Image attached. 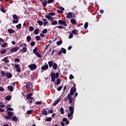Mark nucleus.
<instances>
[{
    "label": "nucleus",
    "mask_w": 126,
    "mask_h": 126,
    "mask_svg": "<svg viewBox=\"0 0 126 126\" xmlns=\"http://www.w3.org/2000/svg\"><path fill=\"white\" fill-rule=\"evenodd\" d=\"M6 109H7V111H6V112H7L8 111H14L13 108H12L11 107H9L8 106H6Z\"/></svg>",
    "instance_id": "nucleus-24"
},
{
    "label": "nucleus",
    "mask_w": 126,
    "mask_h": 126,
    "mask_svg": "<svg viewBox=\"0 0 126 126\" xmlns=\"http://www.w3.org/2000/svg\"><path fill=\"white\" fill-rule=\"evenodd\" d=\"M35 42L34 41H32L31 43H30V45L32 46V47H33V46H35Z\"/></svg>",
    "instance_id": "nucleus-56"
},
{
    "label": "nucleus",
    "mask_w": 126,
    "mask_h": 126,
    "mask_svg": "<svg viewBox=\"0 0 126 126\" xmlns=\"http://www.w3.org/2000/svg\"><path fill=\"white\" fill-rule=\"evenodd\" d=\"M1 75L3 77L6 76V73H5L4 71H1Z\"/></svg>",
    "instance_id": "nucleus-37"
},
{
    "label": "nucleus",
    "mask_w": 126,
    "mask_h": 126,
    "mask_svg": "<svg viewBox=\"0 0 126 126\" xmlns=\"http://www.w3.org/2000/svg\"><path fill=\"white\" fill-rule=\"evenodd\" d=\"M63 89V87L60 86V87H59L58 88H57V91H59V92H60Z\"/></svg>",
    "instance_id": "nucleus-54"
},
{
    "label": "nucleus",
    "mask_w": 126,
    "mask_h": 126,
    "mask_svg": "<svg viewBox=\"0 0 126 126\" xmlns=\"http://www.w3.org/2000/svg\"><path fill=\"white\" fill-rule=\"evenodd\" d=\"M6 77L8 79H11L12 77V74L10 72H7L6 74Z\"/></svg>",
    "instance_id": "nucleus-16"
},
{
    "label": "nucleus",
    "mask_w": 126,
    "mask_h": 126,
    "mask_svg": "<svg viewBox=\"0 0 126 126\" xmlns=\"http://www.w3.org/2000/svg\"><path fill=\"white\" fill-rule=\"evenodd\" d=\"M48 30L47 29H45L42 30L41 33H43V34H46V33H47Z\"/></svg>",
    "instance_id": "nucleus-44"
},
{
    "label": "nucleus",
    "mask_w": 126,
    "mask_h": 126,
    "mask_svg": "<svg viewBox=\"0 0 126 126\" xmlns=\"http://www.w3.org/2000/svg\"><path fill=\"white\" fill-rule=\"evenodd\" d=\"M21 27H22L21 24H18V25L16 26V28H17V29H21Z\"/></svg>",
    "instance_id": "nucleus-38"
},
{
    "label": "nucleus",
    "mask_w": 126,
    "mask_h": 126,
    "mask_svg": "<svg viewBox=\"0 0 126 126\" xmlns=\"http://www.w3.org/2000/svg\"><path fill=\"white\" fill-rule=\"evenodd\" d=\"M77 89L76 87H72L70 89V93L68 94V95L73 96L74 94V93H76Z\"/></svg>",
    "instance_id": "nucleus-3"
},
{
    "label": "nucleus",
    "mask_w": 126,
    "mask_h": 126,
    "mask_svg": "<svg viewBox=\"0 0 126 126\" xmlns=\"http://www.w3.org/2000/svg\"><path fill=\"white\" fill-rule=\"evenodd\" d=\"M48 64L49 66V68H52L54 64V63L52 61H50L48 62Z\"/></svg>",
    "instance_id": "nucleus-17"
},
{
    "label": "nucleus",
    "mask_w": 126,
    "mask_h": 126,
    "mask_svg": "<svg viewBox=\"0 0 126 126\" xmlns=\"http://www.w3.org/2000/svg\"><path fill=\"white\" fill-rule=\"evenodd\" d=\"M73 114H74V113H73V112H70V113H67L68 118H70Z\"/></svg>",
    "instance_id": "nucleus-31"
},
{
    "label": "nucleus",
    "mask_w": 126,
    "mask_h": 126,
    "mask_svg": "<svg viewBox=\"0 0 126 126\" xmlns=\"http://www.w3.org/2000/svg\"><path fill=\"white\" fill-rule=\"evenodd\" d=\"M62 53H63V54H66V50L64 49V48H61V50Z\"/></svg>",
    "instance_id": "nucleus-28"
},
{
    "label": "nucleus",
    "mask_w": 126,
    "mask_h": 126,
    "mask_svg": "<svg viewBox=\"0 0 126 126\" xmlns=\"http://www.w3.org/2000/svg\"><path fill=\"white\" fill-rule=\"evenodd\" d=\"M73 37V33H70L68 36V39H72Z\"/></svg>",
    "instance_id": "nucleus-59"
},
{
    "label": "nucleus",
    "mask_w": 126,
    "mask_h": 126,
    "mask_svg": "<svg viewBox=\"0 0 126 126\" xmlns=\"http://www.w3.org/2000/svg\"><path fill=\"white\" fill-rule=\"evenodd\" d=\"M78 31L76 29H74L73 31H72V34H74V35H78Z\"/></svg>",
    "instance_id": "nucleus-23"
},
{
    "label": "nucleus",
    "mask_w": 126,
    "mask_h": 126,
    "mask_svg": "<svg viewBox=\"0 0 126 126\" xmlns=\"http://www.w3.org/2000/svg\"><path fill=\"white\" fill-rule=\"evenodd\" d=\"M5 91L3 87H0V92H2Z\"/></svg>",
    "instance_id": "nucleus-62"
},
{
    "label": "nucleus",
    "mask_w": 126,
    "mask_h": 126,
    "mask_svg": "<svg viewBox=\"0 0 126 126\" xmlns=\"http://www.w3.org/2000/svg\"><path fill=\"white\" fill-rule=\"evenodd\" d=\"M23 47H27V44H26L25 43H22L20 45V48H22Z\"/></svg>",
    "instance_id": "nucleus-29"
},
{
    "label": "nucleus",
    "mask_w": 126,
    "mask_h": 126,
    "mask_svg": "<svg viewBox=\"0 0 126 126\" xmlns=\"http://www.w3.org/2000/svg\"><path fill=\"white\" fill-rule=\"evenodd\" d=\"M27 51V47H23L22 49L20 50V52L22 53H25Z\"/></svg>",
    "instance_id": "nucleus-13"
},
{
    "label": "nucleus",
    "mask_w": 126,
    "mask_h": 126,
    "mask_svg": "<svg viewBox=\"0 0 126 126\" xmlns=\"http://www.w3.org/2000/svg\"><path fill=\"white\" fill-rule=\"evenodd\" d=\"M39 29H35L34 31V34L35 35H38V34H39Z\"/></svg>",
    "instance_id": "nucleus-26"
},
{
    "label": "nucleus",
    "mask_w": 126,
    "mask_h": 126,
    "mask_svg": "<svg viewBox=\"0 0 126 126\" xmlns=\"http://www.w3.org/2000/svg\"><path fill=\"white\" fill-rule=\"evenodd\" d=\"M42 115H45V116H47L48 115V113L47 112V110H43L42 111Z\"/></svg>",
    "instance_id": "nucleus-36"
},
{
    "label": "nucleus",
    "mask_w": 126,
    "mask_h": 126,
    "mask_svg": "<svg viewBox=\"0 0 126 126\" xmlns=\"http://www.w3.org/2000/svg\"><path fill=\"white\" fill-rule=\"evenodd\" d=\"M70 21L73 25H75V24H76V21L74 19H71Z\"/></svg>",
    "instance_id": "nucleus-21"
},
{
    "label": "nucleus",
    "mask_w": 126,
    "mask_h": 126,
    "mask_svg": "<svg viewBox=\"0 0 126 126\" xmlns=\"http://www.w3.org/2000/svg\"><path fill=\"white\" fill-rule=\"evenodd\" d=\"M48 68H49V66L48 64H45L41 67V69L42 70L46 71V70H48Z\"/></svg>",
    "instance_id": "nucleus-12"
},
{
    "label": "nucleus",
    "mask_w": 126,
    "mask_h": 126,
    "mask_svg": "<svg viewBox=\"0 0 126 126\" xmlns=\"http://www.w3.org/2000/svg\"><path fill=\"white\" fill-rule=\"evenodd\" d=\"M7 89L10 92H12L14 91L13 87L12 86H8Z\"/></svg>",
    "instance_id": "nucleus-18"
},
{
    "label": "nucleus",
    "mask_w": 126,
    "mask_h": 126,
    "mask_svg": "<svg viewBox=\"0 0 126 126\" xmlns=\"http://www.w3.org/2000/svg\"><path fill=\"white\" fill-rule=\"evenodd\" d=\"M69 111L70 112H73L74 113V108L73 106H70L69 107Z\"/></svg>",
    "instance_id": "nucleus-25"
},
{
    "label": "nucleus",
    "mask_w": 126,
    "mask_h": 126,
    "mask_svg": "<svg viewBox=\"0 0 126 126\" xmlns=\"http://www.w3.org/2000/svg\"><path fill=\"white\" fill-rule=\"evenodd\" d=\"M45 18H46L47 19H48L49 20H53L54 19V18L49 15H46L45 16Z\"/></svg>",
    "instance_id": "nucleus-15"
},
{
    "label": "nucleus",
    "mask_w": 126,
    "mask_h": 126,
    "mask_svg": "<svg viewBox=\"0 0 126 126\" xmlns=\"http://www.w3.org/2000/svg\"><path fill=\"white\" fill-rule=\"evenodd\" d=\"M43 6H46L47 5V2L46 0H44L42 3Z\"/></svg>",
    "instance_id": "nucleus-39"
},
{
    "label": "nucleus",
    "mask_w": 126,
    "mask_h": 126,
    "mask_svg": "<svg viewBox=\"0 0 126 126\" xmlns=\"http://www.w3.org/2000/svg\"><path fill=\"white\" fill-rule=\"evenodd\" d=\"M61 83V81H60V78H58L57 80V82L54 83V85H59Z\"/></svg>",
    "instance_id": "nucleus-22"
},
{
    "label": "nucleus",
    "mask_w": 126,
    "mask_h": 126,
    "mask_svg": "<svg viewBox=\"0 0 126 126\" xmlns=\"http://www.w3.org/2000/svg\"><path fill=\"white\" fill-rule=\"evenodd\" d=\"M48 15H49L50 16H54L55 15V13L49 12L48 13Z\"/></svg>",
    "instance_id": "nucleus-58"
},
{
    "label": "nucleus",
    "mask_w": 126,
    "mask_h": 126,
    "mask_svg": "<svg viewBox=\"0 0 126 126\" xmlns=\"http://www.w3.org/2000/svg\"><path fill=\"white\" fill-rule=\"evenodd\" d=\"M48 23H49V22H43L44 26H46L48 24Z\"/></svg>",
    "instance_id": "nucleus-64"
},
{
    "label": "nucleus",
    "mask_w": 126,
    "mask_h": 126,
    "mask_svg": "<svg viewBox=\"0 0 126 126\" xmlns=\"http://www.w3.org/2000/svg\"><path fill=\"white\" fill-rule=\"evenodd\" d=\"M60 76V73L56 72V73L52 72L50 74V77L52 82H55L56 79H58Z\"/></svg>",
    "instance_id": "nucleus-2"
},
{
    "label": "nucleus",
    "mask_w": 126,
    "mask_h": 126,
    "mask_svg": "<svg viewBox=\"0 0 126 126\" xmlns=\"http://www.w3.org/2000/svg\"><path fill=\"white\" fill-rule=\"evenodd\" d=\"M54 1V0H48L47 1V3H52V2H53Z\"/></svg>",
    "instance_id": "nucleus-63"
},
{
    "label": "nucleus",
    "mask_w": 126,
    "mask_h": 126,
    "mask_svg": "<svg viewBox=\"0 0 126 126\" xmlns=\"http://www.w3.org/2000/svg\"><path fill=\"white\" fill-rule=\"evenodd\" d=\"M61 98H59L55 101H54V103L53 104V106H56L60 102Z\"/></svg>",
    "instance_id": "nucleus-14"
},
{
    "label": "nucleus",
    "mask_w": 126,
    "mask_h": 126,
    "mask_svg": "<svg viewBox=\"0 0 126 126\" xmlns=\"http://www.w3.org/2000/svg\"><path fill=\"white\" fill-rule=\"evenodd\" d=\"M31 85L32 83L31 82H28V83H27L26 85V89H28V88H29Z\"/></svg>",
    "instance_id": "nucleus-30"
},
{
    "label": "nucleus",
    "mask_w": 126,
    "mask_h": 126,
    "mask_svg": "<svg viewBox=\"0 0 126 126\" xmlns=\"http://www.w3.org/2000/svg\"><path fill=\"white\" fill-rule=\"evenodd\" d=\"M6 53V50L3 49L1 50V51H0V54H5Z\"/></svg>",
    "instance_id": "nucleus-33"
},
{
    "label": "nucleus",
    "mask_w": 126,
    "mask_h": 126,
    "mask_svg": "<svg viewBox=\"0 0 126 126\" xmlns=\"http://www.w3.org/2000/svg\"><path fill=\"white\" fill-rule=\"evenodd\" d=\"M53 66V69L56 70L57 69V68H58V64L57 63H54L52 65Z\"/></svg>",
    "instance_id": "nucleus-20"
},
{
    "label": "nucleus",
    "mask_w": 126,
    "mask_h": 126,
    "mask_svg": "<svg viewBox=\"0 0 126 126\" xmlns=\"http://www.w3.org/2000/svg\"><path fill=\"white\" fill-rule=\"evenodd\" d=\"M33 95L32 93H30L27 94V95L26 96L27 99H30V100H33V98L32 97Z\"/></svg>",
    "instance_id": "nucleus-11"
},
{
    "label": "nucleus",
    "mask_w": 126,
    "mask_h": 126,
    "mask_svg": "<svg viewBox=\"0 0 126 126\" xmlns=\"http://www.w3.org/2000/svg\"><path fill=\"white\" fill-rule=\"evenodd\" d=\"M7 115L8 116H4V118L6 120H9L10 121V120L14 122H17L18 121V119L17 116H13V113L11 111H8L7 112Z\"/></svg>",
    "instance_id": "nucleus-1"
},
{
    "label": "nucleus",
    "mask_w": 126,
    "mask_h": 126,
    "mask_svg": "<svg viewBox=\"0 0 126 126\" xmlns=\"http://www.w3.org/2000/svg\"><path fill=\"white\" fill-rule=\"evenodd\" d=\"M19 49H20L19 47H15L10 49V52L11 53H15V52H17Z\"/></svg>",
    "instance_id": "nucleus-8"
},
{
    "label": "nucleus",
    "mask_w": 126,
    "mask_h": 126,
    "mask_svg": "<svg viewBox=\"0 0 126 126\" xmlns=\"http://www.w3.org/2000/svg\"><path fill=\"white\" fill-rule=\"evenodd\" d=\"M67 97L68 100L69 101V104H72L73 102V103H74V98L72 96V95L68 94Z\"/></svg>",
    "instance_id": "nucleus-5"
},
{
    "label": "nucleus",
    "mask_w": 126,
    "mask_h": 126,
    "mask_svg": "<svg viewBox=\"0 0 126 126\" xmlns=\"http://www.w3.org/2000/svg\"><path fill=\"white\" fill-rule=\"evenodd\" d=\"M76 15L74 13L69 12L67 13L66 18H75Z\"/></svg>",
    "instance_id": "nucleus-4"
},
{
    "label": "nucleus",
    "mask_w": 126,
    "mask_h": 126,
    "mask_svg": "<svg viewBox=\"0 0 126 126\" xmlns=\"http://www.w3.org/2000/svg\"><path fill=\"white\" fill-rule=\"evenodd\" d=\"M37 23L38 24V25H39L40 26H42V25H43V22L40 20H37Z\"/></svg>",
    "instance_id": "nucleus-35"
},
{
    "label": "nucleus",
    "mask_w": 126,
    "mask_h": 126,
    "mask_svg": "<svg viewBox=\"0 0 126 126\" xmlns=\"http://www.w3.org/2000/svg\"><path fill=\"white\" fill-rule=\"evenodd\" d=\"M34 28L32 26L29 27V30L30 31H33Z\"/></svg>",
    "instance_id": "nucleus-52"
},
{
    "label": "nucleus",
    "mask_w": 126,
    "mask_h": 126,
    "mask_svg": "<svg viewBox=\"0 0 126 126\" xmlns=\"http://www.w3.org/2000/svg\"><path fill=\"white\" fill-rule=\"evenodd\" d=\"M57 28H59V29H64V28L62 26H57Z\"/></svg>",
    "instance_id": "nucleus-61"
},
{
    "label": "nucleus",
    "mask_w": 126,
    "mask_h": 126,
    "mask_svg": "<svg viewBox=\"0 0 126 126\" xmlns=\"http://www.w3.org/2000/svg\"><path fill=\"white\" fill-rule=\"evenodd\" d=\"M12 18L13 19H19V18H18V16L16 15V14H13V15Z\"/></svg>",
    "instance_id": "nucleus-42"
},
{
    "label": "nucleus",
    "mask_w": 126,
    "mask_h": 126,
    "mask_svg": "<svg viewBox=\"0 0 126 126\" xmlns=\"http://www.w3.org/2000/svg\"><path fill=\"white\" fill-rule=\"evenodd\" d=\"M32 113V110L27 111V114L28 115H31Z\"/></svg>",
    "instance_id": "nucleus-60"
},
{
    "label": "nucleus",
    "mask_w": 126,
    "mask_h": 126,
    "mask_svg": "<svg viewBox=\"0 0 126 126\" xmlns=\"http://www.w3.org/2000/svg\"><path fill=\"white\" fill-rule=\"evenodd\" d=\"M34 54H35V55L36 56H37L38 58H41V56L40 53H39L38 52L35 53Z\"/></svg>",
    "instance_id": "nucleus-34"
},
{
    "label": "nucleus",
    "mask_w": 126,
    "mask_h": 126,
    "mask_svg": "<svg viewBox=\"0 0 126 126\" xmlns=\"http://www.w3.org/2000/svg\"><path fill=\"white\" fill-rule=\"evenodd\" d=\"M20 60L19 59H18V58H16L14 59V62L15 63H19L20 62Z\"/></svg>",
    "instance_id": "nucleus-57"
},
{
    "label": "nucleus",
    "mask_w": 126,
    "mask_h": 126,
    "mask_svg": "<svg viewBox=\"0 0 126 126\" xmlns=\"http://www.w3.org/2000/svg\"><path fill=\"white\" fill-rule=\"evenodd\" d=\"M26 39L27 42H30L31 40V37L30 35H28L27 36Z\"/></svg>",
    "instance_id": "nucleus-45"
},
{
    "label": "nucleus",
    "mask_w": 126,
    "mask_h": 126,
    "mask_svg": "<svg viewBox=\"0 0 126 126\" xmlns=\"http://www.w3.org/2000/svg\"><path fill=\"white\" fill-rule=\"evenodd\" d=\"M2 61L4 62V63H6L7 66H9L8 63H9V61L8 60V57H5V58L2 59Z\"/></svg>",
    "instance_id": "nucleus-6"
},
{
    "label": "nucleus",
    "mask_w": 126,
    "mask_h": 126,
    "mask_svg": "<svg viewBox=\"0 0 126 126\" xmlns=\"http://www.w3.org/2000/svg\"><path fill=\"white\" fill-rule=\"evenodd\" d=\"M60 111L61 114L63 115L64 114V109L63 107L60 108Z\"/></svg>",
    "instance_id": "nucleus-32"
},
{
    "label": "nucleus",
    "mask_w": 126,
    "mask_h": 126,
    "mask_svg": "<svg viewBox=\"0 0 126 126\" xmlns=\"http://www.w3.org/2000/svg\"><path fill=\"white\" fill-rule=\"evenodd\" d=\"M63 44V41L62 40H60L57 42V45L58 46H60V45H62Z\"/></svg>",
    "instance_id": "nucleus-41"
},
{
    "label": "nucleus",
    "mask_w": 126,
    "mask_h": 126,
    "mask_svg": "<svg viewBox=\"0 0 126 126\" xmlns=\"http://www.w3.org/2000/svg\"><path fill=\"white\" fill-rule=\"evenodd\" d=\"M29 68L31 70H35L37 68V65L35 64H32L29 65Z\"/></svg>",
    "instance_id": "nucleus-7"
},
{
    "label": "nucleus",
    "mask_w": 126,
    "mask_h": 126,
    "mask_svg": "<svg viewBox=\"0 0 126 126\" xmlns=\"http://www.w3.org/2000/svg\"><path fill=\"white\" fill-rule=\"evenodd\" d=\"M8 32H9V33H10V34H13V33H14L15 32V31L14 30L9 29H8Z\"/></svg>",
    "instance_id": "nucleus-27"
},
{
    "label": "nucleus",
    "mask_w": 126,
    "mask_h": 126,
    "mask_svg": "<svg viewBox=\"0 0 126 126\" xmlns=\"http://www.w3.org/2000/svg\"><path fill=\"white\" fill-rule=\"evenodd\" d=\"M6 46H7V44L6 42H5L1 45V47L2 48H5L6 47Z\"/></svg>",
    "instance_id": "nucleus-49"
},
{
    "label": "nucleus",
    "mask_w": 126,
    "mask_h": 126,
    "mask_svg": "<svg viewBox=\"0 0 126 126\" xmlns=\"http://www.w3.org/2000/svg\"><path fill=\"white\" fill-rule=\"evenodd\" d=\"M19 21L18 20V19H15L13 20V24H16L17 23H18Z\"/></svg>",
    "instance_id": "nucleus-51"
},
{
    "label": "nucleus",
    "mask_w": 126,
    "mask_h": 126,
    "mask_svg": "<svg viewBox=\"0 0 126 126\" xmlns=\"http://www.w3.org/2000/svg\"><path fill=\"white\" fill-rule=\"evenodd\" d=\"M20 64H15V68L16 69V71L17 73L21 72V69H20Z\"/></svg>",
    "instance_id": "nucleus-9"
},
{
    "label": "nucleus",
    "mask_w": 126,
    "mask_h": 126,
    "mask_svg": "<svg viewBox=\"0 0 126 126\" xmlns=\"http://www.w3.org/2000/svg\"><path fill=\"white\" fill-rule=\"evenodd\" d=\"M36 41H39L41 39V37L39 35H37L35 37Z\"/></svg>",
    "instance_id": "nucleus-40"
},
{
    "label": "nucleus",
    "mask_w": 126,
    "mask_h": 126,
    "mask_svg": "<svg viewBox=\"0 0 126 126\" xmlns=\"http://www.w3.org/2000/svg\"><path fill=\"white\" fill-rule=\"evenodd\" d=\"M1 11H2L4 13H6L5 9V8L4 7H1Z\"/></svg>",
    "instance_id": "nucleus-55"
},
{
    "label": "nucleus",
    "mask_w": 126,
    "mask_h": 126,
    "mask_svg": "<svg viewBox=\"0 0 126 126\" xmlns=\"http://www.w3.org/2000/svg\"><path fill=\"white\" fill-rule=\"evenodd\" d=\"M58 23H59V24H60V25L62 24L65 27L67 26V24L66 23L65 21H63L62 20H59L58 21Z\"/></svg>",
    "instance_id": "nucleus-10"
},
{
    "label": "nucleus",
    "mask_w": 126,
    "mask_h": 126,
    "mask_svg": "<svg viewBox=\"0 0 126 126\" xmlns=\"http://www.w3.org/2000/svg\"><path fill=\"white\" fill-rule=\"evenodd\" d=\"M51 24H52V25H57L58 21H53L52 22Z\"/></svg>",
    "instance_id": "nucleus-48"
},
{
    "label": "nucleus",
    "mask_w": 126,
    "mask_h": 126,
    "mask_svg": "<svg viewBox=\"0 0 126 126\" xmlns=\"http://www.w3.org/2000/svg\"><path fill=\"white\" fill-rule=\"evenodd\" d=\"M89 26V24L88 22H86L84 25V29H87Z\"/></svg>",
    "instance_id": "nucleus-47"
},
{
    "label": "nucleus",
    "mask_w": 126,
    "mask_h": 126,
    "mask_svg": "<svg viewBox=\"0 0 126 126\" xmlns=\"http://www.w3.org/2000/svg\"><path fill=\"white\" fill-rule=\"evenodd\" d=\"M42 102V101H37L36 102H34V103L36 105H40L41 104Z\"/></svg>",
    "instance_id": "nucleus-46"
},
{
    "label": "nucleus",
    "mask_w": 126,
    "mask_h": 126,
    "mask_svg": "<svg viewBox=\"0 0 126 126\" xmlns=\"http://www.w3.org/2000/svg\"><path fill=\"white\" fill-rule=\"evenodd\" d=\"M37 47H35V48L33 50V54H36L37 52Z\"/></svg>",
    "instance_id": "nucleus-43"
},
{
    "label": "nucleus",
    "mask_w": 126,
    "mask_h": 126,
    "mask_svg": "<svg viewBox=\"0 0 126 126\" xmlns=\"http://www.w3.org/2000/svg\"><path fill=\"white\" fill-rule=\"evenodd\" d=\"M74 79V76H73L72 74H70V75H69V79H70V80H73V79Z\"/></svg>",
    "instance_id": "nucleus-53"
},
{
    "label": "nucleus",
    "mask_w": 126,
    "mask_h": 126,
    "mask_svg": "<svg viewBox=\"0 0 126 126\" xmlns=\"http://www.w3.org/2000/svg\"><path fill=\"white\" fill-rule=\"evenodd\" d=\"M12 96L11 95H7L6 97H5V100L7 101H10L11 100Z\"/></svg>",
    "instance_id": "nucleus-19"
},
{
    "label": "nucleus",
    "mask_w": 126,
    "mask_h": 126,
    "mask_svg": "<svg viewBox=\"0 0 126 126\" xmlns=\"http://www.w3.org/2000/svg\"><path fill=\"white\" fill-rule=\"evenodd\" d=\"M45 121L46 122H51L52 121V118L49 117L48 118L45 119Z\"/></svg>",
    "instance_id": "nucleus-50"
}]
</instances>
